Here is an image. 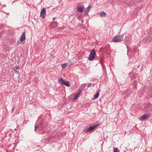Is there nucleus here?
<instances>
[{
  "mask_svg": "<svg viewBox=\"0 0 152 152\" xmlns=\"http://www.w3.org/2000/svg\"><path fill=\"white\" fill-rule=\"evenodd\" d=\"M129 91L127 90H126L124 91V94L126 95V96H127L128 95L130 94V92H129Z\"/></svg>",
  "mask_w": 152,
  "mask_h": 152,
  "instance_id": "4468645a",
  "label": "nucleus"
},
{
  "mask_svg": "<svg viewBox=\"0 0 152 152\" xmlns=\"http://www.w3.org/2000/svg\"><path fill=\"white\" fill-rule=\"evenodd\" d=\"M14 108H13L12 109V111H13V110H14Z\"/></svg>",
  "mask_w": 152,
  "mask_h": 152,
  "instance_id": "a878e982",
  "label": "nucleus"
},
{
  "mask_svg": "<svg viewBox=\"0 0 152 152\" xmlns=\"http://www.w3.org/2000/svg\"><path fill=\"white\" fill-rule=\"evenodd\" d=\"M13 69L16 74H18L19 73V69L18 67L14 66L13 68Z\"/></svg>",
  "mask_w": 152,
  "mask_h": 152,
  "instance_id": "ddd939ff",
  "label": "nucleus"
},
{
  "mask_svg": "<svg viewBox=\"0 0 152 152\" xmlns=\"http://www.w3.org/2000/svg\"><path fill=\"white\" fill-rule=\"evenodd\" d=\"M91 84H92L91 83H90L89 84H88V87H90L91 86Z\"/></svg>",
  "mask_w": 152,
  "mask_h": 152,
  "instance_id": "393cba45",
  "label": "nucleus"
},
{
  "mask_svg": "<svg viewBox=\"0 0 152 152\" xmlns=\"http://www.w3.org/2000/svg\"><path fill=\"white\" fill-rule=\"evenodd\" d=\"M58 83L61 84L62 85H64L67 87L69 86L71 84L70 82L67 81H65L62 79L61 77L60 80L58 82Z\"/></svg>",
  "mask_w": 152,
  "mask_h": 152,
  "instance_id": "f03ea898",
  "label": "nucleus"
},
{
  "mask_svg": "<svg viewBox=\"0 0 152 152\" xmlns=\"http://www.w3.org/2000/svg\"><path fill=\"white\" fill-rule=\"evenodd\" d=\"M67 66V64H66L64 63L63 64L62 66L61 67L62 68H65Z\"/></svg>",
  "mask_w": 152,
  "mask_h": 152,
  "instance_id": "a211bd4d",
  "label": "nucleus"
},
{
  "mask_svg": "<svg viewBox=\"0 0 152 152\" xmlns=\"http://www.w3.org/2000/svg\"><path fill=\"white\" fill-rule=\"evenodd\" d=\"M44 132H43V133L42 134H44Z\"/></svg>",
  "mask_w": 152,
  "mask_h": 152,
  "instance_id": "c756f323",
  "label": "nucleus"
},
{
  "mask_svg": "<svg viewBox=\"0 0 152 152\" xmlns=\"http://www.w3.org/2000/svg\"><path fill=\"white\" fill-rule=\"evenodd\" d=\"M94 126H90L88 128H87L85 130L86 132H87L90 131H91L94 129Z\"/></svg>",
  "mask_w": 152,
  "mask_h": 152,
  "instance_id": "f8f14e48",
  "label": "nucleus"
},
{
  "mask_svg": "<svg viewBox=\"0 0 152 152\" xmlns=\"http://www.w3.org/2000/svg\"><path fill=\"white\" fill-rule=\"evenodd\" d=\"M61 28H60V30H61Z\"/></svg>",
  "mask_w": 152,
  "mask_h": 152,
  "instance_id": "c85d7f7f",
  "label": "nucleus"
},
{
  "mask_svg": "<svg viewBox=\"0 0 152 152\" xmlns=\"http://www.w3.org/2000/svg\"><path fill=\"white\" fill-rule=\"evenodd\" d=\"M76 9L78 12H83V8L80 6H78V7L76 8Z\"/></svg>",
  "mask_w": 152,
  "mask_h": 152,
  "instance_id": "9b49d317",
  "label": "nucleus"
},
{
  "mask_svg": "<svg viewBox=\"0 0 152 152\" xmlns=\"http://www.w3.org/2000/svg\"><path fill=\"white\" fill-rule=\"evenodd\" d=\"M99 90H98L97 91L96 94L92 98L93 100H95L98 98L99 95Z\"/></svg>",
  "mask_w": 152,
  "mask_h": 152,
  "instance_id": "1a4fd4ad",
  "label": "nucleus"
},
{
  "mask_svg": "<svg viewBox=\"0 0 152 152\" xmlns=\"http://www.w3.org/2000/svg\"><path fill=\"white\" fill-rule=\"evenodd\" d=\"M135 77V75H133V76L132 77V79H134Z\"/></svg>",
  "mask_w": 152,
  "mask_h": 152,
  "instance_id": "b1692460",
  "label": "nucleus"
},
{
  "mask_svg": "<svg viewBox=\"0 0 152 152\" xmlns=\"http://www.w3.org/2000/svg\"><path fill=\"white\" fill-rule=\"evenodd\" d=\"M26 39L25 36V32H23L22 35L20 37V41H23L24 40Z\"/></svg>",
  "mask_w": 152,
  "mask_h": 152,
  "instance_id": "6e6552de",
  "label": "nucleus"
},
{
  "mask_svg": "<svg viewBox=\"0 0 152 152\" xmlns=\"http://www.w3.org/2000/svg\"><path fill=\"white\" fill-rule=\"evenodd\" d=\"M55 19V18L54 17V18H53V20H54V19Z\"/></svg>",
  "mask_w": 152,
  "mask_h": 152,
  "instance_id": "bb28decb",
  "label": "nucleus"
},
{
  "mask_svg": "<svg viewBox=\"0 0 152 152\" xmlns=\"http://www.w3.org/2000/svg\"><path fill=\"white\" fill-rule=\"evenodd\" d=\"M113 151L114 152H119L120 151L117 148H114Z\"/></svg>",
  "mask_w": 152,
  "mask_h": 152,
  "instance_id": "dca6fc26",
  "label": "nucleus"
},
{
  "mask_svg": "<svg viewBox=\"0 0 152 152\" xmlns=\"http://www.w3.org/2000/svg\"><path fill=\"white\" fill-rule=\"evenodd\" d=\"M46 11L43 8L41 11L40 13V16L42 17L43 18H45V16Z\"/></svg>",
  "mask_w": 152,
  "mask_h": 152,
  "instance_id": "39448f33",
  "label": "nucleus"
},
{
  "mask_svg": "<svg viewBox=\"0 0 152 152\" xmlns=\"http://www.w3.org/2000/svg\"><path fill=\"white\" fill-rule=\"evenodd\" d=\"M124 35L118 36L116 35L115 36L112 40V41L114 42H119L121 41L123 39Z\"/></svg>",
  "mask_w": 152,
  "mask_h": 152,
  "instance_id": "f257e3e1",
  "label": "nucleus"
},
{
  "mask_svg": "<svg viewBox=\"0 0 152 152\" xmlns=\"http://www.w3.org/2000/svg\"><path fill=\"white\" fill-rule=\"evenodd\" d=\"M44 132H43V133L42 134H44Z\"/></svg>",
  "mask_w": 152,
  "mask_h": 152,
  "instance_id": "7c9ffc66",
  "label": "nucleus"
},
{
  "mask_svg": "<svg viewBox=\"0 0 152 152\" xmlns=\"http://www.w3.org/2000/svg\"><path fill=\"white\" fill-rule=\"evenodd\" d=\"M96 52L94 49H93L91 51L89 55L88 59L90 61H92L95 57L96 55Z\"/></svg>",
  "mask_w": 152,
  "mask_h": 152,
  "instance_id": "7ed1b4c3",
  "label": "nucleus"
},
{
  "mask_svg": "<svg viewBox=\"0 0 152 152\" xmlns=\"http://www.w3.org/2000/svg\"><path fill=\"white\" fill-rule=\"evenodd\" d=\"M150 118V114H145L141 116L140 118V120L141 121H144L147 120Z\"/></svg>",
  "mask_w": 152,
  "mask_h": 152,
  "instance_id": "20e7f679",
  "label": "nucleus"
},
{
  "mask_svg": "<svg viewBox=\"0 0 152 152\" xmlns=\"http://www.w3.org/2000/svg\"><path fill=\"white\" fill-rule=\"evenodd\" d=\"M82 92V91L80 89H79L78 90V93L76 94L74 96V100H75L77 99L78 96L80 95V94Z\"/></svg>",
  "mask_w": 152,
  "mask_h": 152,
  "instance_id": "423d86ee",
  "label": "nucleus"
},
{
  "mask_svg": "<svg viewBox=\"0 0 152 152\" xmlns=\"http://www.w3.org/2000/svg\"><path fill=\"white\" fill-rule=\"evenodd\" d=\"M145 107L146 108H148L152 110V105L150 103H148L145 104Z\"/></svg>",
  "mask_w": 152,
  "mask_h": 152,
  "instance_id": "9d476101",
  "label": "nucleus"
},
{
  "mask_svg": "<svg viewBox=\"0 0 152 152\" xmlns=\"http://www.w3.org/2000/svg\"><path fill=\"white\" fill-rule=\"evenodd\" d=\"M83 20L81 21V23H83Z\"/></svg>",
  "mask_w": 152,
  "mask_h": 152,
  "instance_id": "cd10ccee",
  "label": "nucleus"
},
{
  "mask_svg": "<svg viewBox=\"0 0 152 152\" xmlns=\"http://www.w3.org/2000/svg\"><path fill=\"white\" fill-rule=\"evenodd\" d=\"M20 41H18L17 42L16 44H17V45H19V44H20Z\"/></svg>",
  "mask_w": 152,
  "mask_h": 152,
  "instance_id": "5701e85b",
  "label": "nucleus"
},
{
  "mask_svg": "<svg viewBox=\"0 0 152 152\" xmlns=\"http://www.w3.org/2000/svg\"><path fill=\"white\" fill-rule=\"evenodd\" d=\"M91 7V6H90V5H89L85 10L84 14H85V16H86L88 15Z\"/></svg>",
  "mask_w": 152,
  "mask_h": 152,
  "instance_id": "0eeeda50",
  "label": "nucleus"
},
{
  "mask_svg": "<svg viewBox=\"0 0 152 152\" xmlns=\"http://www.w3.org/2000/svg\"><path fill=\"white\" fill-rule=\"evenodd\" d=\"M39 126H35L34 131H36V130L38 128Z\"/></svg>",
  "mask_w": 152,
  "mask_h": 152,
  "instance_id": "412c9836",
  "label": "nucleus"
},
{
  "mask_svg": "<svg viewBox=\"0 0 152 152\" xmlns=\"http://www.w3.org/2000/svg\"><path fill=\"white\" fill-rule=\"evenodd\" d=\"M102 67L103 70L104 71L105 70V66L104 65H103Z\"/></svg>",
  "mask_w": 152,
  "mask_h": 152,
  "instance_id": "4be33fe9",
  "label": "nucleus"
},
{
  "mask_svg": "<svg viewBox=\"0 0 152 152\" xmlns=\"http://www.w3.org/2000/svg\"><path fill=\"white\" fill-rule=\"evenodd\" d=\"M100 125V124L99 123H98L97 124H96L95 125H94V128H96V127H97L98 126H99Z\"/></svg>",
  "mask_w": 152,
  "mask_h": 152,
  "instance_id": "6ab92c4d",
  "label": "nucleus"
},
{
  "mask_svg": "<svg viewBox=\"0 0 152 152\" xmlns=\"http://www.w3.org/2000/svg\"><path fill=\"white\" fill-rule=\"evenodd\" d=\"M101 16L104 17L106 16V13L104 12H101Z\"/></svg>",
  "mask_w": 152,
  "mask_h": 152,
  "instance_id": "2eb2a0df",
  "label": "nucleus"
},
{
  "mask_svg": "<svg viewBox=\"0 0 152 152\" xmlns=\"http://www.w3.org/2000/svg\"><path fill=\"white\" fill-rule=\"evenodd\" d=\"M44 122V120H42L40 121V122L39 123V126H42Z\"/></svg>",
  "mask_w": 152,
  "mask_h": 152,
  "instance_id": "f3484780",
  "label": "nucleus"
},
{
  "mask_svg": "<svg viewBox=\"0 0 152 152\" xmlns=\"http://www.w3.org/2000/svg\"><path fill=\"white\" fill-rule=\"evenodd\" d=\"M100 125V124L99 123H98L97 124H96L95 125H94V128H96V127H97L98 126H99Z\"/></svg>",
  "mask_w": 152,
  "mask_h": 152,
  "instance_id": "aec40b11",
  "label": "nucleus"
}]
</instances>
